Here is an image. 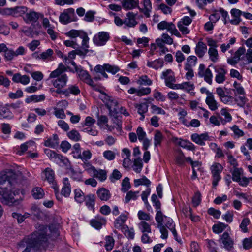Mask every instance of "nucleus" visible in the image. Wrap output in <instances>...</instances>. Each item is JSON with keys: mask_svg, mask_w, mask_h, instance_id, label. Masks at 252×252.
<instances>
[{"mask_svg": "<svg viewBox=\"0 0 252 252\" xmlns=\"http://www.w3.org/2000/svg\"><path fill=\"white\" fill-rule=\"evenodd\" d=\"M26 179L19 171L7 169L0 173V200L9 206L18 205L21 200L15 199V189L19 187L18 183H22Z\"/></svg>", "mask_w": 252, "mask_h": 252, "instance_id": "nucleus-1", "label": "nucleus"}, {"mask_svg": "<svg viewBox=\"0 0 252 252\" xmlns=\"http://www.w3.org/2000/svg\"><path fill=\"white\" fill-rule=\"evenodd\" d=\"M36 230L23 239L22 242L26 244V248L22 252H30L31 249L36 250L45 248L48 245L49 236L46 225H39Z\"/></svg>", "mask_w": 252, "mask_h": 252, "instance_id": "nucleus-2", "label": "nucleus"}, {"mask_svg": "<svg viewBox=\"0 0 252 252\" xmlns=\"http://www.w3.org/2000/svg\"><path fill=\"white\" fill-rule=\"evenodd\" d=\"M69 67H65L63 63H60L58 68L52 71L49 76L50 78L56 79L53 81V85L55 87L64 88L66 85L68 76L64 73Z\"/></svg>", "mask_w": 252, "mask_h": 252, "instance_id": "nucleus-3", "label": "nucleus"}, {"mask_svg": "<svg viewBox=\"0 0 252 252\" xmlns=\"http://www.w3.org/2000/svg\"><path fill=\"white\" fill-rule=\"evenodd\" d=\"M77 17L73 8H70L64 10L59 17V21L63 24H67L71 21H75Z\"/></svg>", "mask_w": 252, "mask_h": 252, "instance_id": "nucleus-4", "label": "nucleus"}, {"mask_svg": "<svg viewBox=\"0 0 252 252\" xmlns=\"http://www.w3.org/2000/svg\"><path fill=\"white\" fill-rule=\"evenodd\" d=\"M222 166L219 163H214L211 167V173L213 176L212 185L213 187H216L218 182L220 180V173L223 170Z\"/></svg>", "mask_w": 252, "mask_h": 252, "instance_id": "nucleus-5", "label": "nucleus"}, {"mask_svg": "<svg viewBox=\"0 0 252 252\" xmlns=\"http://www.w3.org/2000/svg\"><path fill=\"white\" fill-rule=\"evenodd\" d=\"M109 33L106 32H100L95 34L93 38V41L94 44L97 46H102L105 45L110 39Z\"/></svg>", "mask_w": 252, "mask_h": 252, "instance_id": "nucleus-6", "label": "nucleus"}, {"mask_svg": "<svg viewBox=\"0 0 252 252\" xmlns=\"http://www.w3.org/2000/svg\"><path fill=\"white\" fill-rule=\"evenodd\" d=\"M219 242L223 244V248L228 251H232L234 249V241L227 232H224L220 236Z\"/></svg>", "mask_w": 252, "mask_h": 252, "instance_id": "nucleus-7", "label": "nucleus"}, {"mask_svg": "<svg viewBox=\"0 0 252 252\" xmlns=\"http://www.w3.org/2000/svg\"><path fill=\"white\" fill-rule=\"evenodd\" d=\"M40 18H43V14L32 10H28L23 16V20L26 23L29 24L36 22Z\"/></svg>", "mask_w": 252, "mask_h": 252, "instance_id": "nucleus-8", "label": "nucleus"}, {"mask_svg": "<svg viewBox=\"0 0 252 252\" xmlns=\"http://www.w3.org/2000/svg\"><path fill=\"white\" fill-rule=\"evenodd\" d=\"M213 67L217 73L215 77L216 82L219 84L222 83L226 80L225 75L227 74V70L219 65L213 66Z\"/></svg>", "mask_w": 252, "mask_h": 252, "instance_id": "nucleus-9", "label": "nucleus"}, {"mask_svg": "<svg viewBox=\"0 0 252 252\" xmlns=\"http://www.w3.org/2000/svg\"><path fill=\"white\" fill-rule=\"evenodd\" d=\"M107 108L109 111L110 116H116L117 112H119V102L117 99L111 97L106 104Z\"/></svg>", "mask_w": 252, "mask_h": 252, "instance_id": "nucleus-10", "label": "nucleus"}, {"mask_svg": "<svg viewBox=\"0 0 252 252\" xmlns=\"http://www.w3.org/2000/svg\"><path fill=\"white\" fill-rule=\"evenodd\" d=\"M191 138L194 142L200 146L205 145V141L209 140V136L207 133H202L200 135L194 133L191 135Z\"/></svg>", "mask_w": 252, "mask_h": 252, "instance_id": "nucleus-11", "label": "nucleus"}, {"mask_svg": "<svg viewBox=\"0 0 252 252\" xmlns=\"http://www.w3.org/2000/svg\"><path fill=\"white\" fill-rule=\"evenodd\" d=\"M106 220L100 216H97L94 219L90 220V224L91 226L96 229L101 228L102 225L106 224Z\"/></svg>", "mask_w": 252, "mask_h": 252, "instance_id": "nucleus-12", "label": "nucleus"}, {"mask_svg": "<svg viewBox=\"0 0 252 252\" xmlns=\"http://www.w3.org/2000/svg\"><path fill=\"white\" fill-rule=\"evenodd\" d=\"M80 38L82 39L81 43V50H83V52L85 53V56H86L87 53L89 52L93 53L94 51L93 50L88 49L89 48V38L87 33L85 32L84 34L82 35V37Z\"/></svg>", "mask_w": 252, "mask_h": 252, "instance_id": "nucleus-13", "label": "nucleus"}, {"mask_svg": "<svg viewBox=\"0 0 252 252\" xmlns=\"http://www.w3.org/2000/svg\"><path fill=\"white\" fill-rule=\"evenodd\" d=\"M135 16L136 14L133 12H128L126 14V18L124 20V24L128 27H134L137 24L135 20Z\"/></svg>", "mask_w": 252, "mask_h": 252, "instance_id": "nucleus-14", "label": "nucleus"}, {"mask_svg": "<svg viewBox=\"0 0 252 252\" xmlns=\"http://www.w3.org/2000/svg\"><path fill=\"white\" fill-rule=\"evenodd\" d=\"M139 2L138 0H122V7L126 10L132 9L135 7L138 8Z\"/></svg>", "mask_w": 252, "mask_h": 252, "instance_id": "nucleus-15", "label": "nucleus"}, {"mask_svg": "<svg viewBox=\"0 0 252 252\" xmlns=\"http://www.w3.org/2000/svg\"><path fill=\"white\" fill-rule=\"evenodd\" d=\"M91 170L93 171L94 176L98 179L100 181H104L107 178V172L105 170H96L94 167L91 166Z\"/></svg>", "mask_w": 252, "mask_h": 252, "instance_id": "nucleus-16", "label": "nucleus"}, {"mask_svg": "<svg viewBox=\"0 0 252 252\" xmlns=\"http://www.w3.org/2000/svg\"><path fill=\"white\" fill-rule=\"evenodd\" d=\"M127 216L124 214H122L115 220L114 222V226L116 228L122 230L126 225H124L126 220H127Z\"/></svg>", "mask_w": 252, "mask_h": 252, "instance_id": "nucleus-17", "label": "nucleus"}, {"mask_svg": "<svg viewBox=\"0 0 252 252\" xmlns=\"http://www.w3.org/2000/svg\"><path fill=\"white\" fill-rule=\"evenodd\" d=\"M98 198L102 201H107L111 196L110 191L105 188L99 189L96 192Z\"/></svg>", "mask_w": 252, "mask_h": 252, "instance_id": "nucleus-18", "label": "nucleus"}, {"mask_svg": "<svg viewBox=\"0 0 252 252\" xmlns=\"http://www.w3.org/2000/svg\"><path fill=\"white\" fill-rule=\"evenodd\" d=\"M207 51V46L202 41H199L195 48V54L199 58H202Z\"/></svg>", "mask_w": 252, "mask_h": 252, "instance_id": "nucleus-19", "label": "nucleus"}, {"mask_svg": "<svg viewBox=\"0 0 252 252\" xmlns=\"http://www.w3.org/2000/svg\"><path fill=\"white\" fill-rule=\"evenodd\" d=\"M53 50L52 49H48L40 55H38L36 52L33 53L32 54V56L36 59H42L43 60H45L51 57L53 55Z\"/></svg>", "mask_w": 252, "mask_h": 252, "instance_id": "nucleus-20", "label": "nucleus"}, {"mask_svg": "<svg viewBox=\"0 0 252 252\" xmlns=\"http://www.w3.org/2000/svg\"><path fill=\"white\" fill-rule=\"evenodd\" d=\"M63 186L61 190V194L64 196L68 197L71 192L70 184L67 178H64L63 179Z\"/></svg>", "mask_w": 252, "mask_h": 252, "instance_id": "nucleus-21", "label": "nucleus"}, {"mask_svg": "<svg viewBox=\"0 0 252 252\" xmlns=\"http://www.w3.org/2000/svg\"><path fill=\"white\" fill-rule=\"evenodd\" d=\"M95 197L94 195L89 194L86 196L84 198V201L85 202L86 205L91 210H94Z\"/></svg>", "mask_w": 252, "mask_h": 252, "instance_id": "nucleus-22", "label": "nucleus"}, {"mask_svg": "<svg viewBox=\"0 0 252 252\" xmlns=\"http://www.w3.org/2000/svg\"><path fill=\"white\" fill-rule=\"evenodd\" d=\"M158 225L157 227L159 229L161 233V237L162 239H166L168 237V231L163 225V218L156 220Z\"/></svg>", "mask_w": 252, "mask_h": 252, "instance_id": "nucleus-23", "label": "nucleus"}, {"mask_svg": "<svg viewBox=\"0 0 252 252\" xmlns=\"http://www.w3.org/2000/svg\"><path fill=\"white\" fill-rule=\"evenodd\" d=\"M164 63V61L162 59L159 58L154 61H148L147 65L149 67H152L156 70L161 68Z\"/></svg>", "mask_w": 252, "mask_h": 252, "instance_id": "nucleus-24", "label": "nucleus"}, {"mask_svg": "<svg viewBox=\"0 0 252 252\" xmlns=\"http://www.w3.org/2000/svg\"><path fill=\"white\" fill-rule=\"evenodd\" d=\"M205 102L212 111H215L218 108L217 102L215 100L213 94L209 96H207Z\"/></svg>", "mask_w": 252, "mask_h": 252, "instance_id": "nucleus-25", "label": "nucleus"}, {"mask_svg": "<svg viewBox=\"0 0 252 252\" xmlns=\"http://www.w3.org/2000/svg\"><path fill=\"white\" fill-rule=\"evenodd\" d=\"M44 194L43 189L40 187H34L32 189V195L35 199H40L43 198Z\"/></svg>", "mask_w": 252, "mask_h": 252, "instance_id": "nucleus-26", "label": "nucleus"}, {"mask_svg": "<svg viewBox=\"0 0 252 252\" xmlns=\"http://www.w3.org/2000/svg\"><path fill=\"white\" fill-rule=\"evenodd\" d=\"M27 10L28 8L24 6L15 7H14V17H22L23 18V16L25 15Z\"/></svg>", "mask_w": 252, "mask_h": 252, "instance_id": "nucleus-27", "label": "nucleus"}, {"mask_svg": "<svg viewBox=\"0 0 252 252\" xmlns=\"http://www.w3.org/2000/svg\"><path fill=\"white\" fill-rule=\"evenodd\" d=\"M85 32L83 31L71 30L65 33V35L68 37H71L73 39H76L77 37L81 38L82 35L84 34Z\"/></svg>", "mask_w": 252, "mask_h": 252, "instance_id": "nucleus-28", "label": "nucleus"}, {"mask_svg": "<svg viewBox=\"0 0 252 252\" xmlns=\"http://www.w3.org/2000/svg\"><path fill=\"white\" fill-rule=\"evenodd\" d=\"M134 184L135 187L145 185L148 188L151 184V182L145 176H143L141 179H135Z\"/></svg>", "mask_w": 252, "mask_h": 252, "instance_id": "nucleus-29", "label": "nucleus"}, {"mask_svg": "<svg viewBox=\"0 0 252 252\" xmlns=\"http://www.w3.org/2000/svg\"><path fill=\"white\" fill-rule=\"evenodd\" d=\"M44 172L46 179L49 183H52L53 185H54L55 174L54 171L50 168H46L44 170Z\"/></svg>", "mask_w": 252, "mask_h": 252, "instance_id": "nucleus-30", "label": "nucleus"}, {"mask_svg": "<svg viewBox=\"0 0 252 252\" xmlns=\"http://www.w3.org/2000/svg\"><path fill=\"white\" fill-rule=\"evenodd\" d=\"M135 107L139 114H144L148 111L149 105L147 102H145L139 104H136Z\"/></svg>", "mask_w": 252, "mask_h": 252, "instance_id": "nucleus-31", "label": "nucleus"}, {"mask_svg": "<svg viewBox=\"0 0 252 252\" xmlns=\"http://www.w3.org/2000/svg\"><path fill=\"white\" fill-rule=\"evenodd\" d=\"M161 204L160 201L153 203V206L155 207L157 211L155 216L156 220L163 218V214L161 212Z\"/></svg>", "mask_w": 252, "mask_h": 252, "instance_id": "nucleus-32", "label": "nucleus"}, {"mask_svg": "<svg viewBox=\"0 0 252 252\" xmlns=\"http://www.w3.org/2000/svg\"><path fill=\"white\" fill-rule=\"evenodd\" d=\"M67 136L68 138L75 141L77 142L81 140V135L75 129H72L67 133Z\"/></svg>", "mask_w": 252, "mask_h": 252, "instance_id": "nucleus-33", "label": "nucleus"}, {"mask_svg": "<svg viewBox=\"0 0 252 252\" xmlns=\"http://www.w3.org/2000/svg\"><path fill=\"white\" fill-rule=\"evenodd\" d=\"M163 139V136L162 133L160 131L157 130L154 138L155 147H158V145H160Z\"/></svg>", "mask_w": 252, "mask_h": 252, "instance_id": "nucleus-34", "label": "nucleus"}, {"mask_svg": "<svg viewBox=\"0 0 252 252\" xmlns=\"http://www.w3.org/2000/svg\"><path fill=\"white\" fill-rule=\"evenodd\" d=\"M138 227L143 233L151 232L150 225L145 221H141L138 224Z\"/></svg>", "mask_w": 252, "mask_h": 252, "instance_id": "nucleus-35", "label": "nucleus"}, {"mask_svg": "<svg viewBox=\"0 0 252 252\" xmlns=\"http://www.w3.org/2000/svg\"><path fill=\"white\" fill-rule=\"evenodd\" d=\"M178 144L184 148H186L189 150H194L195 149L194 145L190 142L187 140L180 139Z\"/></svg>", "mask_w": 252, "mask_h": 252, "instance_id": "nucleus-36", "label": "nucleus"}, {"mask_svg": "<svg viewBox=\"0 0 252 252\" xmlns=\"http://www.w3.org/2000/svg\"><path fill=\"white\" fill-rule=\"evenodd\" d=\"M227 226L228 225L227 224L219 222L213 226L212 230L215 233H221Z\"/></svg>", "mask_w": 252, "mask_h": 252, "instance_id": "nucleus-37", "label": "nucleus"}, {"mask_svg": "<svg viewBox=\"0 0 252 252\" xmlns=\"http://www.w3.org/2000/svg\"><path fill=\"white\" fill-rule=\"evenodd\" d=\"M143 167L142 160L140 158L135 159L133 161V170L137 173H140Z\"/></svg>", "mask_w": 252, "mask_h": 252, "instance_id": "nucleus-38", "label": "nucleus"}, {"mask_svg": "<svg viewBox=\"0 0 252 252\" xmlns=\"http://www.w3.org/2000/svg\"><path fill=\"white\" fill-rule=\"evenodd\" d=\"M208 54L210 60L213 62H216L218 59V51L215 48H209L208 50Z\"/></svg>", "mask_w": 252, "mask_h": 252, "instance_id": "nucleus-39", "label": "nucleus"}, {"mask_svg": "<svg viewBox=\"0 0 252 252\" xmlns=\"http://www.w3.org/2000/svg\"><path fill=\"white\" fill-rule=\"evenodd\" d=\"M243 173V170L242 168H235L234 169L232 173V179L234 181H240L241 176Z\"/></svg>", "mask_w": 252, "mask_h": 252, "instance_id": "nucleus-40", "label": "nucleus"}, {"mask_svg": "<svg viewBox=\"0 0 252 252\" xmlns=\"http://www.w3.org/2000/svg\"><path fill=\"white\" fill-rule=\"evenodd\" d=\"M73 151L72 154L73 157L75 158H82L81 154L80 146L79 143L75 144L73 146Z\"/></svg>", "mask_w": 252, "mask_h": 252, "instance_id": "nucleus-41", "label": "nucleus"}, {"mask_svg": "<svg viewBox=\"0 0 252 252\" xmlns=\"http://www.w3.org/2000/svg\"><path fill=\"white\" fill-rule=\"evenodd\" d=\"M13 117L12 113L8 108H3L1 110V119H12Z\"/></svg>", "mask_w": 252, "mask_h": 252, "instance_id": "nucleus-42", "label": "nucleus"}, {"mask_svg": "<svg viewBox=\"0 0 252 252\" xmlns=\"http://www.w3.org/2000/svg\"><path fill=\"white\" fill-rule=\"evenodd\" d=\"M69 170L71 178L75 181H81L82 176L80 172H76L72 167H70Z\"/></svg>", "mask_w": 252, "mask_h": 252, "instance_id": "nucleus-43", "label": "nucleus"}, {"mask_svg": "<svg viewBox=\"0 0 252 252\" xmlns=\"http://www.w3.org/2000/svg\"><path fill=\"white\" fill-rule=\"evenodd\" d=\"M114 239L112 236H107L106 237V244L105 247L107 251H111L114 246Z\"/></svg>", "mask_w": 252, "mask_h": 252, "instance_id": "nucleus-44", "label": "nucleus"}, {"mask_svg": "<svg viewBox=\"0 0 252 252\" xmlns=\"http://www.w3.org/2000/svg\"><path fill=\"white\" fill-rule=\"evenodd\" d=\"M163 222L165 224V226L170 230L175 228V224L172 219L164 215H163Z\"/></svg>", "mask_w": 252, "mask_h": 252, "instance_id": "nucleus-45", "label": "nucleus"}, {"mask_svg": "<svg viewBox=\"0 0 252 252\" xmlns=\"http://www.w3.org/2000/svg\"><path fill=\"white\" fill-rule=\"evenodd\" d=\"M74 193V198L77 202L81 203L84 201L85 196H84L83 192L80 189H75Z\"/></svg>", "mask_w": 252, "mask_h": 252, "instance_id": "nucleus-46", "label": "nucleus"}, {"mask_svg": "<svg viewBox=\"0 0 252 252\" xmlns=\"http://www.w3.org/2000/svg\"><path fill=\"white\" fill-rule=\"evenodd\" d=\"M139 193V191H129L127 192L125 198V202L127 203L131 199L136 200L137 198V194Z\"/></svg>", "mask_w": 252, "mask_h": 252, "instance_id": "nucleus-47", "label": "nucleus"}, {"mask_svg": "<svg viewBox=\"0 0 252 252\" xmlns=\"http://www.w3.org/2000/svg\"><path fill=\"white\" fill-rule=\"evenodd\" d=\"M63 44L66 47H70L73 49H80L79 45L76 42V39L67 40L63 42Z\"/></svg>", "mask_w": 252, "mask_h": 252, "instance_id": "nucleus-48", "label": "nucleus"}, {"mask_svg": "<svg viewBox=\"0 0 252 252\" xmlns=\"http://www.w3.org/2000/svg\"><path fill=\"white\" fill-rule=\"evenodd\" d=\"M122 174L120 172L115 169L113 170L112 174L110 176L109 179L111 181L114 183L116 180H119L122 177Z\"/></svg>", "mask_w": 252, "mask_h": 252, "instance_id": "nucleus-49", "label": "nucleus"}, {"mask_svg": "<svg viewBox=\"0 0 252 252\" xmlns=\"http://www.w3.org/2000/svg\"><path fill=\"white\" fill-rule=\"evenodd\" d=\"M206 241L207 242V247L209 250L208 252H218L217 245L214 241L209 239H206Z\"/></svg>", "mask_w": 252, "mask_h": 252, "instance_id": "nucleus-50", "label": "nucleus"}, {"mask_svg": "<svg viewBox=\"0 0 252 252\" xmlns=\"http://www.w3.org/2000/svg\"><path fill=\"white\" fill-rule=\"evenodd\" d=\"M203 77L204 78V80L207 82L208 84L211 85L212 83V77L213 75L211 70L209 68H207L205 70V72L204 73Z\"/></svg>", "mask_w": 252, "mask_h": 252, "instance_id": "nucleus-51", "label": "nucleus"}, {"mask_svg": "<svg viewBox=\"0 0 252 252\" xmlns=\"http://www.w3.org/2000/svg\"><path fill=\"white\" fill-rule=\"evenodd\" d=\"M250 220L249 218H244L240 225V228L242 232L246 233L248 231L247 226L250 224Z\"/></svg>", "mask_w": 252, "mask_h": 252, "instance_id": "nucleus-52", "label": "nucleus"}, {"mask_svg": "<svg viewBox=\"0 0 252 252\" xmlns=\"http://www.w3.org/2000/svg\"><path fill=\"white\" fill-rule=\"evenodd\" d=\"M76 55H78L80 56H85V53L83 52V50L81 49H77L69 52L68 57L69 58L73 59L75 58Z\"/></svg>", "mask_w": 252, "mask_h": 252, "instance_id": "nucleus-53", "label": "nucleus"}, {"mask_svg": "<svg viewBox=\"0 0 252 252\" xmlns=\"http://www.w3.org/2000/svg\"><path fill=\"white\" fill-rule=\"evenodd\" d=\"M122 191L125 192L127 191L130 188L129 179L128 177H125L122 183Z\"/></svg>", "mask_w": 252, "mask_h": 252, "instance_id": "nucleus-54", "label": "nucleus"}, {"mask_svg": "<svg viewBox=\"0 0 252 252\" xmlns=\"http://www.w3.org/2000/svg\"><path fill=\"white\" fill-rule=\"evenodd\" d=\"M201 202V193L200 192H196L192 199V203L194 207H197Z\"/></svg>", "mask_w": 252, "mask_h": 252, "instance_id": "nucleus-55", "label": "nucleus"}, {"mask_svg": "<svg viewBox=\"0 0 252 252\" xmlns=\"http://www.w3.org/2000/svg\"><path fill=\"white\" fill-rule=\"evenodd\" d=\"M136 134L138 138V140L140 141H142L143 140L146 138V133L143 130V128L140 126L138 127V128H137Z\"/></svg>", "mask_w": 252, "mask_h": 252, "instance_id": "nucleus-56", "label": "nucleus"}, {"mask_svg": "<svg viewBox=\"0 0 252 252\" xmlns=\"http://www.w3.org/2000/svg\"><path fill=\"white\" fill-rule=\"evenodd\" d=\"M54 27L48 28L47 30V33L50 35L51 39L55 41L58 37L59 33L54 30Z\"/></svg>", "mask_w": 252, "mask_h": 252, "instance_id": "nucleus-57", "label": "nucleus"}, {"mask_svg": "<svg viewBox=\"0 0 252 252\" xmlns=\"http://www.w3.org/2000/svg\"><path fill=\"white\" fill-rule=\"evenodd\" d=\"M95 11L90 10L86 12L84 20L88 22H91L94 19Z\"/></svg>", "mask_w": 252, "mask_h": 252, "instance_id": "nucleus-58", "label": "nucleus"}, {"mask_svg": "<svg viewBox=\"0 0 252 252\" xmlns=\"http://www.w3.org/2000/svg\"><path fill=\"white\" fill-rule=\"evenodd\" d=\"M171 24H173V23L163 21L158 24V28L159 30L167 29L168 31H169V29L171 27Z\"/></svg>", "mask_w": 252, "mask_h": 252, "instance_id": "nucleus-59", "label": "nucleus"}, {"mask_svg": "<svg viewBox=\"0 0 252 252\" xmlns=\"http://www.w3.org/2000/svg\"><path fill=\"white\" fill-rule=\"evenodd\" d=\"M197 60V57L195 56H189L187 59V63L185 66H187V67H189V66L191 67L193 65H195L196 63Z\"/></svg>", "mask_w": 252, "mask_h": 252, "instance_id": "nucleus-60", "label": "nucleus"}, {"mask_svg": "<svg viewBox=\"0 0 252 252\" xmlns=\"http://www.w3.org/2000/svg\"><path fill=\"white\" fill-rule=\"evenodd\" d=\"M244 249L249 250L252 247V237L246 238L243 241Z\"/></svg>", "mask_w": 252, "mask_h": 252, "instance_id": "nucleus-61", "label": "nucleus"}, {"mask_svg": "<svg viewBox=\"0 0 252 252\" xmlns=\"http://www.w3.org/2000/svg\"><path fill=\"white\" fill-rule=\"evenodd\" d=\"M15 57L14 51L11 49H7L4 53V58L7 61H11Z\"/></svg>", "mask_w": 252, "mask_h": 252, "instance_id": "nucleus-62", "label": "nucleus"}, {"mask_svg": "<svg viewBox=\"0 0 252 252\" xmlns=\"http://www.w3.org/2000/svg\"><path fill=\"white\" fill-rule=\"evenodd\" d=\"M77 72L78 73L80 79L84 82H85V81L90 77V75L86 71L81 69H80L79 71Z\"/></svg>", "mask_w": 252, "mask_h": 252, "instance_id": "nucleus-63", "label": "nucleus"}, {"mask_svg": "<svg viewBox=\"0 0 252 252\" xmlns=\"http://www.w3.org/2000/svg\"><path fill=\"white\" fill-rule=\"evenodd\" d=\"M103 155L104 157L109 160H113L115 158V153L111 150L104 151Z\"/></svg>", "mask_w": 252, "mask_h": 252, "instance_id": "nucleus-64", "label": "nucleus"}]
</instances>
